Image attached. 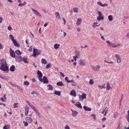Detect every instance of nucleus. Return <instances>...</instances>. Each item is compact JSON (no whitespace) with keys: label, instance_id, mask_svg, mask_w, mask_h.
<instances>
[{"label":"nucleus","instance_id":"nucleus-4","mask_svg":"<svg viewBox=\"0 0 129 129\" xmlns=\"http://www.w3.org/2000/svg\"><path fill=\"white\" fill-rule=\"evenodd\" d=\"M98 13L99 15V16L98 17L97 19L99 21H100L101 20H103L104 19V17L102 15V12L99 11H98Z\"/></svg>","mask_w":129,"mask_h":129},{"label":"nucleus","instance_id":"nucleus-1","mask_svg":"<svg viewBox=\"0 0 129 129\" xmlns=\"http://www.w3.org/2000/svg\"><path fill=\"white\" fill-rule=\"evenodd\" d=\"M25 101L28 106L35 111L37 116L39 117H41L37 109L28 100H26Z\"/></svg>","mask_w":129,"mask_h":129},{"label":"nucleus","instance_id":"nucleus-29","mask_svg":"<svg viewBox=\"0 0 129 129\" xmlns=\"http://www.w3.org/2000/svg\"><path fill=\"white\" fill-rule=\"evenodd\" d=\"M60 46V44H54V47L55 49H57L59 48V47Z\"/></svg>","mask_w":129,"mask_h":129},{"label":"nucleus","instance_id":"nucleus-40","mask_svg":"<svg viewBox=\"0 0 129 129\" xmlns=\"http://www.w3.org/2000/svg\"><path fill=\"white\" fill-rule=\"evenodd\" d=\"M117 59V63H119L121 62V59L120 57L119 58Z\"/></svg>","mask_w":129,"mask_h":129},{"label":"nucleus","instance_id":"nucleus-50","mask_svg":"<svg viewBox=\"0 0 129 129\" xmlns=\"http://www.w3.org/2000/svg\"><path fill=\"white\" fill-rule=\"evenodd\" d=\"M31 9L32 11L35 14V13H36L37 11L35 9H34L33 8H31Z\"/></svg>","mask_w":129,"mask_h":129},{"label":"nucleus","instance_id":"nucleus-48","mask_svg":"<svg viewBox=\"0 0 129 129\" xmlns=\"http://www.w3.org/2000/svg\"><path fill=\"white\" fill-rule=\"evenodd\" d=\"M51 66V64L50 63L46 65V68L48 69Z\"/></svg>","mask_w":129,"mask_h":129},{"label":"nucleus","instance_id":"nucleus-8","mask_svg":"<svg viewBox=\"0 0 129 129\" xmlns=\"http://www.w3.org/2000/svg\"><path fill=\"white\" fill-rule=\"evenodd\" d=\"M92 67L95 71H99L100 68V67L98 65H97L95 66H92Z\"/></svg>","mask_w":129,"mask_h":129},{"label":"nucleus","instance_id":"nucleus-46","mask_svg":"<svg viewBox=\"0 0 129 129\" xmlns=\"http://www.w3.org/2000/svg\"><path fill=\"white\" fill-rule=\"evenodd\" d=\"M98 86L101 89H102L103 88H104L105 87V85H99Z\"/></svg>","mask_w":129,"mask_h":129},{"label":"nucleus","instance_id":"nucleus-14","mask_svg":"<svg viewBox=\"0 0 129 129\" xmlns=\"http://www.w3.org/2000/svg\"><path fill=\"white\" fill-rule=\"evenodd\" d=\"M72 113V115L73 116L75 117L78 114V113L75 110H71Z\"/></svg>","mask_w":129,"mask_h":129},{"label":"nucleus","instance_id":"nucleus-54","mask_svg":"<svg viewBox=\"0 0 129 129\" xmlns=\"http://www.w3.org/2000/svg\"><path fill=\"white\" fill-rule=\"evenodd\" d=\"M65 129H70V127L67 125H66L65 127Z\"/></svg>","mask_w":129,"mask_h":129},{"label":"nucleus","instance_id":"nucleus-60","mask_svg":"<svg viewBox=\"0 0 129 129\" xmlns=\"http://www.w3.org/2000/svg\"><path fill=\"white\" fill-rule=\"evenodd\" d=\"M41 82H43V83L44 84H47L48 83V81H41Z\"/></svg>","mask_w":129,"mask_h":129},{"label":"nucleus","instance_id":"nucleus-34","mask_svg":"<svg viewBox=\"0 0 129 129\" xmlns=\"http://www.w3.org/2000/svg\"><path fill=\"white\" fill-rule=\"evenodd\" d=\"M10 127L9 125H5L3 127V129H9Z\"/></svg>","mask_w":129,"mask_h":129},{"label":"nucleus","instance_id":"nucleus-53","mask_svg":"<svg viewBox=\"0 0 129 129\" xmlns=\"http://www.w3.org/2000/svg\"><path fill=\"white\" fill-rule=\"evenodd\" d=\"M115 57L117 59L119 58L120 57V56L119 55L117 54H115Z\"/></svg>","mask_w":129,"mask_h":129},{"label":"nucleus","instance_id":"nucleus-26","mask_svg":"<svg viewBox=\"0 0 129 129\" xmlns=\"http://www.w3.org/2000/svg\"><path fill=\"white\" fill-rule=\"evenodd\" d=\"M54 94L58 96H60L61 95V92L60 91H55Z\"/></svg>","mask_w":129,"mask_h":129},{"label":"nucleus","instance_id":"nucleus-17","mask_svg":"<svg viewBox=\"0 0 129 129\" xmlns=\"http://www.w3.org/2000/svg\"><path fill=\"white\" fill-rule=\"evenodd\" d=\"M70 95L75 97L76 96V93L74 90H72L70 92Z\"/></svg>","mask_w":129,"mask_h":129},{"label":"nucleus","instance_id":"nucleus-58","mask_svg":"<svg viewBox=\"0 0 129 129\" xmlns=\"http://www.w3.org/2000/svg\"><path fill=\"white\" fill-rule=\"evenodd\" d=\"M28 50L29 51L31 52L33 50L32 48L30 47L28 49Z\"/></svg>","mask_w":129,"mask_h":129},{"label":"nucleus","instance_id":"nucleus-20","mask_svg":"<svg viewBox=\"0 0 129 129\" xmlns=\"http://www.w3.org/2000/svg\"><path fill=\"white\" fill-rule=\"evenodd\" d=\"M100 25V24L98 22H94L92 25L93 27L95 28L96 26H99Z\"/></svg>","mask_w":129,"mask_h":129},{"label":"nucleus","instance_id":"nucleus-55","mask_svg":"<svg viewBox=\"0 0 129 129\" xmlns=\"http://www.w3.org/2000/svg\"><path fill=\"white\" fill-rule=\"evenodd\" d=\"M120 45H121L120 44H117L116 45H115V48L119 46Z\"/></svg>","mask_w":129,"mask_h":129},{"label":"nucleus","instance_id":"nucleus-64","mask_svg":"<svg viewBox=\"0 0 129 129\" xmlns=\"http://www.w3.org/2000/svg\"><path fill=\"white\" fill-rule=\"evenodd\" d=\"M126 37H127L129 38V33H127V34L126 35Z\"/></svg>","mask_w":129,"mask_h":129},{"label":"nucleus","instance_id":"nucleus-13","mask_svg":"<svg viewBox=\"0 0 129 129\" xmlns=\"http://www.w3.org/2000/svg\"><path fill=\"white\" fill-rule=\"evenodd\" d=\"M26 121L28 123H31L32 121V118L30 117H26L25 118Z\"/></svg>","mask_w":129,"mask_h":129},{"label":"nucleus","instance_id":"nucleus-45","mask_svg":"<svg viewBox=\"0 0 129 129\" xmlns=\"http://www.w3.org/2000/svg\"><path fill=\"white\" fill-rule=\"evenodd\" d=\"M91 116H92L93 118L94 119V120H95L96 119V116L95 114H92L91 115Z\"/></svg>","mask_w":129,"mask_h":129},{"label":"nucleus","instance_id":"nucleus-36","mask_svg":"<svg viewBox=\"0 0 129 129\" xmlns=\"http://www.w3.org/2000/svg\"><path fill=\"white\" fill-rule=\"evenodd\" d=\"M57 84L58 86H62L63 85V84L61 82H57Z\"/></svg>","mask_w":129,"mask_h":129},{"label":"nucleus","instance_id":"nucleus-44","mask_svg":"<svg viewBox=\"0 0 129 129\" xmlns=\"http://www.w3.org/2000/svg\"><path fill=\"white\" fill-rule=\"evenodd\" d=\"M118 113L117 112H115V113L114 114V115L113 117L115 118H116V116L118 115Z\"/></svg>","mask_w":129,"mask_h":129},{"label":"nucleus","instance_id":"nucleus-39","mask_svg":"<svg viewBox=\"0 0 129 129\" xmlns=\"http://www.w3.org/2000/svg\"><path fill=\"white\" fill-rule=\"evenodd\" d=\"M19 104L18 103H14L13 105L14 108H17L18 107Z\"/></svg>","mask_w":129,"mask_h":129},{"label":"nucleus","instance_id":"nucleus-15","mask_svg":"<svg viewBox=\"0 0 129 129\" xmlns=\"http://www.w3.org/2000/svg\"><path fill=\"white\" fill-rule=\"evenodd\" d=\"M13 42L15 46L16 47H20L19 44H18L16 40H15L13 41Z\"/></svg>","mask_w":129,"mask_h":129},{"label":"nucleus","instance_id":"nucleus-62","mask_svg":"<svg viewBox=\"0 0 129 129\" xmlns=\"http://www.w3.org/2000/svg\"><path fill=\"white\" fill-rule=\"evenodd\" d=\"M48 24L47 23H46L44 25V27H46L47 26Z\"/></svg>","mask_w":129,"mask_h":129},{"label":"nucleus","instance_id":"nucleus-33","mask_svg":"<svg viewBox=\"0 0 129 129\" xmlns=\"http://www.w3.org/2000/svg\"><path fill=\"white\" fill-rule=\"evenodd\" d=\"M68 83L71 82L72 85L73 86H75L77 85V84L75 83L74 81H67Z\"/></svg>","mask_w":129,"mask_h":129},{"label":"nucleus","instance_id":"nucleus-6","mask_svg":"<svg viewBox=\"0 0 129 129\" xmlns=\"http://www.w3.org/2000/svg\"><path fill=\"white\" fill-rule=\"evenodd\" d=\"M10 55L12 57L15 58V53L14 51L11 48H10Z\"/></svg>","mask_w":129,"mask_h":129},{"label":"nucleus","instance_id":"nucleus-51","mask_svg":"<svg viewBox=\"0 0 129 129\" xmlns=\"http://www.w3.org/2000/svg\"><path fill=\"white\" fill-rule=\"evenodd\" d=\"M104 61L106 62V63H109L113 64L114 63V62L113 61H111L110 62H108L106 60H105Z\"/></svg>","mask_w":129,"mask_h":129},{"label":"nucleus","instance_id":"nucleus-22","mask_svg":"<svg viewBox=\"0 0 129 129\" xmlns=\"http://www.w3.org/2000/svg\"><path fill=\"white\" fill-rule=\"evenodd\" d=\"M97 4L98 5H99L103 7L106 6H107L108 5L107 4H102V3L100 2H98L97 3Z\"/></svg>","mask_w":129,"mask_h":129},{"label":"nucleus","instance_id":"nucleus-31","mask_svg":"<svg viewBox=\"0 0 129 129\" xmlns=\"http://www.w3.org/2000/svg\"><path fill=\"white\" fill-rule=\"evenodd\" d=\"M106 89L108 90H109L111 88V87L110 86V84L109 83H107L106 84Z\"/></svg>","mask_w":129,"mask_h":129},{"label":"nucleus","instance_id":"nucleus-52","mask_svg":"<svg viewBox=\"0 0 129 129\" xmlns=\"http://www.w3.org/2000/svg\"><path fill=\"white\" fill-rule=\"evenodd\" d=\"M25 43L26 44H27V47H28L29 46V43H28V42L27 41V40H26L25 41Z\"/></svg>","mask_w":129,"mask_h":129},{"label":"nucleus","instance_id":"nucleus-5","mask_svg":"<svg viewBox=\"0 0 129 129\" xmlns=\"http://www.w3.org/2000/svg\"><path fill=\"white\" fill-rule=\"evenodd\" d=\"M79 95V99L80 101H82L84 99H86V95L84 93H82V95Z\"/></svg>","mask_w":129,"mask_h":129},{"label":"nucleus","instance_id":"nucleus-11","mask_svg":"<svg viewBox=\"0 0 129 129\" xmlns=\"http://www.w3.org/2000/svg\"><path fill=\"white\" fill-rule=\"evenodd\" d=\"M37 74L38 75V78L40 80V79L42 78L43 76V74L39 70L38 71Z\"/></svg>","mask_w":129,"mask_h":129},{"label":"nucleus","instance_id":"nucleus-3","mask_svg":"<svg viewBox=\"0 0 129 129\" xmlns=\"http://www.w3.org/2000/svg\"><path fill=\"white\" fill-rule=\"evenodd\" d=\"M41 50L37 49H33V52L32 56L35 57L36 55H39L40 54Z\"/></svg>","mask_w":129,"mask_h":129},{"label":"nucleus","instance_id":"nucleus-41","mask_svg":"<svg viewBox=\"0 0 129 129\" xmlns=\"http://www.w3.org/2000/svg\"><path fill=\"white\" fill-rule=\"evenodd\" d=\"M26 4V3L25 2H24L23 4H22L21 3H20L18 5V6H20L21 7L22 6H24Z\"/></svg>","mask_w":129,"mask_h":129},{"label":"nucleus","instance_id":"nucleus-18","mask_svg":"<svg viewBox=\"0 0 129 129\" xmlns=\"http://www.w3.org/2000/svg\"><path fill=\"white\" fill-rule=\"evenodd\" d=\"M82 20L81 18H78L77 20L76 24L77 25H80L82 22Z\"/></svg>","mask_w":129,"mask_h":129},{"label":"nucleus","instance_id":"nucleus-23","mask_svg":"<svg viewBox=\"0 0 129 129\" xmlns=\"http://www.w3.org/2000/svg\"><path fill=\"white\" fill-rule=\"evenodd\" d=\"M47 87L48 88V90H52L53 89V87L50 85H47Z\"/></svg>","mask_w":129,"mask_h":129},{"label":"nucleus","instance_id":"nucleus-7","mask_svg":"<svg viewBox=\"0 0 129 129\" xmlns=\"http://www.w3.org/2000/svg\"><path fill=\"white\" fill-rule=\"evenodd\" d=\"M106 42L108 44V46L112 47L115 48V45L114 43L110 42L109 41H106Z\"/></svg>","mask_w":129,"mask_h":129},{"label":"nucleus","instance_id":"nucleus-59","mask_svg":"<svg viewBox=\"0 0 129 129\" xmlns=\"http://www.w3.org/2000/svg\"><path fill=\"white\" fill-rule=\"evenodd\" d=\"M60 74L61 76L63 77H64V74L62 72H60Z\"/></svg>","mask_w":129,"mask_h":129},{"label":"nucleus","instance_id":"nucleus-25","mask_svg":"<svg viewBox=\"0 0 129 129\" xmlns=\"http://www.w3.org/2000/svg\"><path fill=\"white\" fill-rule=\"evenodd\" d=\"M108 19L110 22L112 21L113 20V16L112 15H109L108 17Z\"/></svg>","mask_w":129,"mask_h":129},{"label":"nucleus","instance_id":"nucleus-43","mask_svg":"<svg viewBox=\"0 0 129 129\" xmlns=\"http://www.w3.org/2000/svg\"><path fill=\"white\" fill-rule=\"evenodd\" d=\"M23 84L26 86H27L29 84V83L27 81H24Z\"/></svg>","mask_w":129,"mask_h":129},{"label":"nucleus","instance_id":"nucleus-10","mask_svg":"<svg viewBox=\"0 0 129 129\" xmlns=\"http://www.w3.org/2000/svg\"><path fill=\"white\" fill-rule=\"evenodd\" d=\"M79 64L81 66H84L85 64L84 60L83 59H79Z\"/></svg>","mask_w":129,"mask_h":129},{"label":"nucleus","instance_id":"nucleus-30","mask_svg":"<svg viewBox=\"0 0 129 129\" xmlns=\"http://www.w3.org/2000/svg\"><path fill=\"white\" fill-rule=\"evenodd\" d=\"M41 62L42 63L44 64H46L47 63V61L45 59L43 58L41 59Z\"/></svg>","mask_w":129,"mask_h":129},{"label":"nucleus","instance_id":"nucleus-19","mask_svg":"<svg viewBox=\"0 0 129 129\" xmlns=\"http://www.w3.org/2000/svg\"><path fill=\"white\" fill-rule=\"evenodd\" d=\"M74 105L77 107L81 108H82V106L81 105V104L79 102H77L76 103L74 104Z\"/></svg>","mask_w":129,"mask_h":129},{"label":"nucleus","instance_id":"nucleus-61","mask_svg":"<svg viewBox=\"0 0 129 129\" xmlns=\"http://www.w3.org/2000/svg\"><path fill=\"white\" fill-rule=\"evenodd\" d=\"M94 83L93 81H89V83L91 85L93 84Z\"/></svg>","mask_w":129,"mask_h":129},{"label":"nucleus","instance_id":"nucleus-38","mask_svg":"<svg viewBox=\"0 0 129 129\" xmlns=\"http://www.w3.org/2000/svg\"><path fill=\"white\" fill-rule=\"evenodd\" d=\"M40 81H48V80L46 77L45 76H44L43 79L41 78L40 79Z\"/></svg>","mask_w":129,"mask_h":129},{"label":"nucleus","instance_id":"nucleus-35","mask_svg":"<svg viewBox=\"0 0 129 129\" xmlns=\"http://www.w3.org/2000/svg\"><path fill=\"white\" fill-rule=\"evenodd\" d=\"M23 60L24 63H28L27 59L26 57H23Z\"/></svg>","mask_w":129,"mask_h":129},{"label":"nucleus","instance_id":"nucleus-49","mask_svg":"<svg viewBox=\"0 0 129 129\" xmlns=\"http://www.w3.org/2000/svg\"><path fill=\"white\" fill-rule=\"evenodd\" d=\"M23 123H24V126H26L28 125V123L25 122V121H23Z\"/></svg>","mask_w":129,"mask_h":129},{"label":"nucleus","instance_id":"nucleus-9","mask_svg":"<svg viewBox=\"0 0 129 129\" xmlns=\"http://www.w3.org/2000/svg\"><path fill=\"white\" fill-rule=\"evenodd\" d=\"M29 111V107L27 105H26L25 108V115L27 116Z\"/></svg>","mask_w":129,"mask_h":129},{"label":"nucleus","instance_id":"nucleus-16","mask_svg":"<svg viewBox=\"0 0 129 129\" xmlns=\"http://www.w3.org/2000/svg\"><path fill=\"white\" fill-rule=\"evenodd\" d=\"M55 14L56 18L58 20H60L61 19L60 15L58 12H56Z\"/></svg>","mask_w":129,"mask_h":129},{"label":"nucleus","instance_id":"nucleus-32","mask_svg":"<svg viewBox=\"0 0 129 129\" xmlns=\"http://www.w3.org/2000/svg\"><path fill=\"white\" fill-rule=\"evenodd\" d=\"M73 11L74 12L77 13L78 12V8L77 7L74 8L73 9Z\"/></svg>","mask_w":129,"mask_h":129},{"label":"nucleus","instance_id":"nucleus-21","mask_svg":"<svg viewBox=\"0 0 129 129\" xmlns=\"http://www.w3.org/2000/svg\"><path fill=\"white\" fill-rule=\"evenodd\" d=\"M6 94H4V95L3 97H2L0 98V100H1L3 101V102H5L6 101L5 100L6 99Z\"/></svg>","mask_w":129,"mask_h":129},{"label":"nucleus","instance_id":"nucleus-27","mask_svg":"<svg viewBox=\"0 0 129 129\" xmlns=\"http://www.w3.org/2000/svg\"><path fill=\"white\" fill-rule=\"evenodd\" d=\"M15 53L19 55H20L21 53V52L19 50H17L15 51Z\"/></svg>","mask_w":129,"mask_h":129},{"label":"nucleus","instance_id":"nucleus-2","mask_svg":"<svg viewBox=\"0 0 129 129\" xmlns=\"http://www.w3.org/2000/svg\"><path fill=\"white\" fill-rule=\"evenodd\" d=\"M0 69L1 70L4 71V72L6 73H8L9 70L7 65H1Z\"/></svg>","mask_w":129,"mask_h":129},{"label":"nucleus","instance_id":"nucleus-12","mask_svg":"<svg viewBox=\"0 0 129 129\" xmlns=\"http://www.w3.org/2000/svg\"><path fill=\"white\" fill-rule=\"evenodd\" d=\"M0 60L1 61V65H7L6 61L5 59H1Z\"/></svg>","mask_w":129,"mask_h":129},{"label":"nucleus","instance_id":"nucleus-37","mask_svg":"<svg viewBox=\"0 0 129 129\" xmlns=\"http://www.w3.org/2000/svg\"><path fill=\"white\" fill-rule=\"evenodd\" d=\"M9 37L12 40V42L15 40L14 39V37L12 35H9Z\"/></svg>","mask_w":129,"mask_h":129},{"label":"nucleus","instance_id":"nucleus-28","mask_svg":"<svg viewBox=\"0 0 129 129\" xmlns=\"http://www.w3.org/2000/svg\"><path fill=\"white\" fill-rule=\"evenodd\" d=\"M15 66L14 65H12L10 67V70L11 71L13 72L15 70Z\"/></svg>","mask_w":129,"mask_h":129},{"label":"nucleus","instance_id":"nucleus-24","mask_svg":"<svg viewBox=\"0 0 129 129\" xmlns=\"http://www.w3.org/2000/svg\"><path fill=\"white\" fill-rule=\"evenodd\" d=\"M83 108L84 110L86 111H91V109L88 107L86 106H84L83 107Z\"/></svg>","mask_w":129,"mask_h":129},{"label":"nucleus","instance_id":"nucleus-42","mask_svg":"<svg viewBox=\"0 0 129 129\" xmlns=\"http://www.w3.org/2000/svg\"><path fill=\"white\" fill-rule=\"evenodd\" d=\"M128 115L126 116V118L127 119L128 121L129 122V110L127 111Z\"/></svg>","mask_w":129,"mask_h":129},{"label":"nucleus","instance_id":"nucleus-47","mask_svg":"<svg viewBox=\"0 0 129 129\" xmlns=\"http://www.w3.org/2000/svg\"><path fill=\"white\" fill-rule=\"evenodd\" d=\"M35 14L41 17V15L40 13L37 11L36 13H35Z\"/></svg>","mask_w":129,"mask_h":129},{"label":"nucleus","instance_id":"nucleus-57","mask_svg":"<svg viewBox=\"0 0 129 129\" xmlns=\"http://www.w3.org/2000/svg\"><path fill=\"white\" fill-rule=\"evenodd\" d=\"M12 29V27L11 26H9L8 27V29L9 30H11Z\"/></svg>","mask_w":129,"mask_h":129},{"label":"nucleus","instance_id":"nucleus-56","mask_svg":"<svg viewBox=\"0 0 129 129\" xmlns=\"http://www.w3.org/2000/svg\"><path fill=\"white\" fill-rule=\"evenodd\" d=\"M78 58V57L77 56H74L73 57V59H74L75 61H76V60H77V59L76 58Z\"/></svg>","mask_w":129,"mask_h":129},{"label":"nucleus","instance_id":"nucleus-63","mask_svg":"<svg viewBox=\"0 0 129 129\" xmlns=\"http://www.w3.org/2000/svg\"><path fill=\"white\" fill-rule=\"evenodd\" d=\"M35 94L38 96H39V93L36 91V93H35Z\"/></svg>","mask_w":129,"mask_h":129}]
</instances>
